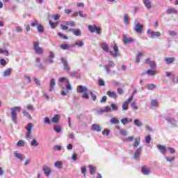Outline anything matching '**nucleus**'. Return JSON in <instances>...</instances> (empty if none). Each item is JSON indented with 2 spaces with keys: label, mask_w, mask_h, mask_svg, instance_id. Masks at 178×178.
Wrapping results in <instances>:
<instances>
[{
  "label": "nucleus",
  "mask_w": 178,
  "mask_h": 178,
  "mask_svg": "<svg viewBox=\"0 0 178 178\" xmlns=\"http://www.w3.org/2000/svg\"><path fill=\"white\" fill-rule=\"evenodd\" d=\"M44 122L46 124H51V120H49V118L45 117L44 119Z\"/></svg>",
  "instance_id": "obj_52"
},
{
  "label": "nucleus",
  "mask_w": 178,
  "mask_h": 178,
  "mask_svg": "<svg viewBox=\"0 0 178 178\" xmlns=\"http://www.w3.org/2000/svg\"><path fill=\"white\" fill-rule=\"evenodd\" d=\"M157 148L159 149V151H161L163 155H166V147L161 145H157Z\"/></svg>",
  "instance_id": "obj_19"
},
{
  "label": "nucleus",
  "mask_w": 178,
  "mask_h": 178,
  "mask_svg": "<svg viewBox=\"0 0 178 178\" xmlns=\"http://www.w3.org/2000/svg\"><path fill=\"white\" fill-rule=\"evenodd\" d=\"M76 45H77V47L79 48H81L82 47H84V42L81 40H77L76 41Z\"/></svg>",
  "instance_id": "obj_43"
},
{
  "label": "nucleus",
  "mask_w": 178,
  "mask_h": 178,
  "mask_svg": "<svg viewBox=\"0 0 178 178\" xmlns=\"http://www.w3.org/2000/svg\"><path fill=\"white\" fill-rule=\"evenodd\" d=\"M60 116L58 114H56L51 119V122L54 123H58L59 122Z\"/></svg>",
  "instance_id": "obj_29"
},
{
  "label": "nucleus",
  "mask_w": 178,
  "mask_h": 178,
  "mask_svg": "<svg viewBox=\"0 0 178 178\" xmlns=\"http://www.w3.org/2000/svg\"><path fill=\"white\" fill-rule=\"evenodd\" d=\"M131 106L134 111H137V109H138V107L136 105V102H134L131 104Z\"/></svg>",
  "instance_id": "obj_57"
},
{
  "label": "nucleus",
  "mask_w": 178,
  "mask_h": 178,
  "mask_svg": "<svg viewBox=\"0 0 178 178\" xmlns=\"http://www.w3.org/2000/svg\"><path fill=\"white\" fill-rule=\"evenodd\" d=\"M147 34H150L152 38H155V37H161L162 35L161 32H154L151 29L147 30Z\"/></svg>",
  "instance_id": "obj_12"
},
{
  "label": "nucleus",
  "mask_w": 178,
  "mask_h": 178,
  "mask_svg": "<svg viewBox=\"0 0 178 178\" xmlns=\"http://www.w3.org/2000/svg\"><path fill=\"white\" fill-rule=\"evenodd\" d=\"M33 49L35 54H38V55H42V54H44V49L40 47V42H33Z\"/></svg>",
  "instance_id": "obj_3"
},
{
  "label": "nucleus",
  "mask_w": 178,
  "mask_h": 178,
  "mask_svg": "<svg viewBox=\"0 0 178 178\" xmlns=\"http://www.w3.org/2000/svg\"><path fill=\"white\" fill-rule=\"evenodd\" d=\"M88 168L90 169V175H95V172H97V168L91 165H89Z\"/></svg>",
  "instance_id": "obj_32"
},
{
  "label": "nucleus",
  "mask_w": 178,
  "mask_h": 178,
  "mask_svg": "<svg viewBox=\"0 0 178 178\" xmlns=\"http://www.w3.org/2000/svg\"><path fill=\"white\" fill-rule=\"evenodd\" d=\"M111 107H109V106H104V109L101 110V112L102 113H104L111 112Z\"/></svg>",
  "instance_id": "obj_41"
},
{
  "label": "nucleus",
  "mask_w": 178,
  "mask_h": 178,
  "mask_svg": "<svg viewBox=\"0 0 178 178\" xmlns=\"http://www.w3.org/2000/svg\"><path fill=\"white\" fill-rule=\"evenodd\" d=\"M12 73V68H8L3 73V77H9Z\"/></svg>",
  "instance_id": "obj_25"
},
{
  "label": "nucleus",
  "mask_w": 178,
  "mask_h": 178,
  "mask_svg": "<svg viewBox=\"0 0 178 178\" xmlns=\"http://www.w3.org/2000/svg\"><path fill=\"white\" fill-rule=\"evenodd\" d=\"M165 120H166V122L170 123L173 126H177V122H176V120H175V118L171 117H165Z\"/></svg>",
  "instance_id": "obj_14"
},
{
  "label": "nucleus",
  "mask_w": 178,
  "mask_h": 178,
  "mask_svg": "<svg viewBox=\"0 0 178 178\" xmlns=\"http://www.w3.org/2000/svg\"><path fill=\"white\" fill-rule=\"evenodd\" d=\"M102 134L103 136H106L108 137L109 136V134H111V131H109L108 129H104L103 131H102Z\"/></svg>",
  "instance_id": "obj_51"
},
{
  "label": "nucleus",
  "mask_w": 178,
  "mask_h": 178,
  "mask_svg": "<svg viewBox=\"0 0 178 178\" xmlns=\"http://www.w3.org/2000/svg\"><path fill=\"white\" fill-rule=\"evenodd\" d=\"M22 113H23L24 116H25L28 119H31V115H30V113H29V112L24 110V111H22Z\"/></svg>",
  "instance_id": "obj_44"
},
{
  "label": "nucleus",
  "mask_w": 178,
  "mask_h": 178,
  "mask_svg": "<svg viewBox=\"0 0 178 178\" xmlns=\"http://www.w3.org/2000/svg\"><path fill=\"white\" fill-rule=\"evenodd\" d=\"M42 170L47 177H49V176H51V174L52 173V170H51V168H49L47 165H43Z\"/></svg>",
  "instance_id": "obj_10"
},
{
  "label": "nucleus",
  "mask_w": 178,
  "mask_h": 178,
  "mask_svg": "<svg viewBox=\"0 0 178 178\" xmlns=\"http://www.w3.org/2000/svg\"><path fill=\"white\" fill-rule=\"evenodd\" d=\"M63 23L65 26H70V27H74V26H76L74 21H64Z\"/></svg>",
  "instance_id": "obj_26"
},
{
  "label": "nucleus",
  "mask_w": 178,
  "mask_h": 178,
  "mask_svg": "<svg viewBox=\"0 0 178 178\" xmlns=\"http://www.w3.org/2000/svg\"><path fill=\"white\" fill-rule=\"evenodd\" d=\"M131 122V119H129L127 118H122L121 120V123H122V124H128V123H130Z\"/></svg>",
  "instance_id": "obj_30"
},
{
  "label": "nucleus",
  "mask_w": 178,
  "mask_h": 178,
  "mask_svg": "<svg viewBox=\"0 0 178 178\" xmlns=\"http://www.w3.org/2000/svg\"><path fill=\"white\" fill-rule=\"evenodd\" d=\"M14 155H15V158L19 159V161H23V159H24V156L20 153L15 152Z\"/></svg>",
  "instance_id": "obj_24"
},
{
  "label": "nucleus",
  "mask_w": 178,
  "mask_h": 178,
  "mask_svg": "<svg viewBox=\"0 0 178 178\" xmlns=\"http://www.w3.org/2000/svg\"><path fill=\"white\" fill-rule=\"evenodd\" d=\"M165 160L167 162H172V161H175V157L166 156Z\"/></svg>",
  "instance_id": "obj_61"
},
{
  "label": "nucleus",
  "mask_w": 178,
  "mask_h": 178,
  "mask_svg": "<svg viewBox=\"0 0 178 178\" xmlns=\"http://www.w3.org/2000/svg\"><path fill=\"white\" fill-rule=\"evenodd\" d=\"M95 27H97L96 25H94V26L89 25L88 26V29L89 31H90V33H95Z\"/></svg>",
  "instance_id": "obj_38"
},
{
  "label": "nucleus",
  "mask_w": 178,
  "mask_h": 178,
  "mask_svg": "<svg viewBox=\"0 0 178 178\" xmlns=\"http://www.w3.org/2000/svg\"><path fill=\"white\" fill-rule=\"evenodd\" d=\"M54 166L57 169H63V163H62V161H57L54 163Z\"/></svg>",
  "instance_id": "obj_22"
},
{
  "label": "nucleus",
  "mask_w": 178,
  "mask_h": 178,
  "mask_svg": "<svg viewBox=\"0 0 178 178\" xmlns=\"http://www.w3.org/2000/svg\"><path fill=\"white\" fill-rule=\"evenodd\" d=\"M111 123H112V124H119L120 121L118 120V118L113 117L110 120Z\"/></svg>",
  "instance_id": "obj_33"
},
{
  "label": "nucleus",
  "mask_w": 178,
  "mask_h": 178,
  "mask_svg": "<svg viewBox=\"0 0 178 178\" xmlns=\"http://www.w3.org/2000/svg\"><path fill=\"white\" fill-rule=\"evenodd\" d=\"M124 44H131L134 41V40L131 38H127L126 35H123L122 36Z\"/></svg>",
  "instance_id": "obj_16"
},
{
  "label": "nucleus",
  "mask_w": 178,
  "mask_h": 178,
  "mask_svg": "<svg viewBox=\"0 0 178 178\" xmlns=\"http://www.w3.org/2000/svg\"><path fill=\"white\" fill-rule=\"evenodd\" d=\"M111 67H109V66L108 65H104V69L106 70V74H109V73H111V70H109Z\"/></svg>",
  "instance_id": "obj_59"
},
{
  "label": "nucleus",
  "mask_w": 178,
  "mask_h": 178,
  "mask_svg": "<svg viewBox=\"0 0 178 178\" xmlns=\"http://www.w3.org/2000/svg\"><path fill=\"white\" fill-rule=\"evenodd\" d=\"M143 3L147 10L152 9V3L151 2V0H143Z\"/></svg>",
  "instance_id": "obj_15"
},
{
  "label": "nucleus",
  "mask_w": 178,
  "mask_h": 178,
  "mask_svg": "<svg viewBox=\"0 0 178 178\" xmlns=\"http://www.w3.org/2000/svg\"><path fill=\"white\" fill-rule=\"evenodd\" d=\"M17 144L18 147H24V140H20L17 142Z\"/></svg>",
  "instance_id": "obj_54"
},
{
  "label": "nucleus",
  "mask_w": 178,
  "mask_h": 178,
  "mask_svg": "<svg viewBox=\"0 0 178 178\" xmlns=\"http://www.w3.org/2000/svg\"><path fill=\"white\" fill-rule=\"evenodd\" d=\"M58 81L59 83H65V82L67 83V85L65 86V87L63 86V85H60V88H62V90H62L61 95H63V97L67 95V93L69 92V91H72V90L70 82H69V80L66 77L59 78Z\"/></svg>",
  "instance_id": "obj_1"
},
{
  "label": "nucleus",
  "mask_w": 178,
  "mask_h": 178,
  "mask_svg": "<svg viewBox=\"0 0 178 178\" xmlns=\"http://www.w3.org/2000/svg\"><path fill=\"white\" fill-rule=\"evenodd\" d=\"M54 131H56V133H60V131H62V128H60V126L59 125H54Z\"/></svg>",
  "instance_id": "obj_36"
},
{
  "label": "nucleus",
  "mask_w": 178,
  "mask_h": 178,
  "mask_svg": "<svg viewBox=\"0 0 178 178\" xmlns=\"http://www.w3.org/2000/svg\"><path fill=\"white\" fill-rule=\"evenodd\" d=\"M69 47H70V45L68 44H60L61 49H64V50L69 49Z\"/></svg>",
  "instance_id": "obj_47"
},
{
  "label": "nucleus",
  "mask_w": 178,
  "mask_h": 178,
  "mask_svg": "<svg viewBox=\"0 0 178 178\" xmlns=\"http://www.w3.org/2000/svg\"><path fill=\"white\" fill-rule=\"evenodd\" d=\"M146 73L147 76H156V74H158V71L155 69L147 70Z\"/></svg>",
  "instance_id": "obj_18"
},
{
  "label": "nucleus",
  "mask_w": 178,
  "mask_h": 178,
  "mask_svg": "<svg viewBox=\"0 0 178 178\" xmlns=\"http://www.w3.org/2000/svg\"><path fill=\"white\" fill-rule=\"evenodd\" d=\"M55 86H56V81H55V79H51L50 80V85H49L50 92L54 91V88H55Z\"/></svg>",
  "instance_id": "obj_17"
},
{
  "label": "nucleus",
  "mask_w": 178,
  "mask_h": 178,
  "mask_svg": "<svg viewBox=\"0 0 178 178\" xmlns=\"http://www.w3.org/2000/svg\"><path fill=\"white\" fill-rule=\"evenodd\" d=\"M91 130L92 131H97V133H101L102 131V128L99 124H94L92 125Z\"/></svg>",
  "instance_id": "obj_13"
},
{
  "label": "nucleus",
  "mask_w": 178,
  "mask_h": 178,
  "mask_svg": "<svg viewBox=\"0 0 178 178\" xmlns=\"http://www.w3.org/2000/svg\"><path fill=\"white\" fill-rule=\"evenodd\" d=\"M60 60L64 66V70H66L67 73H69L70 72V67L69 66V63H67V60H66L65 58L61 57Z\"/></svg>",
  "instance_id": "obj_8"
},
{
  "label": "nucleus",
  "mask_w": 178,
  "mask_h": 178,
  "mask_svg": "<svg viewBox=\"0 0 178 178\" xmlns=\"http://www.w3.org/2000/svg\"><path fill=\"white\" fill-rule=\"evenodd\" d=\"M167 13L168 15H172V13H177V11L176 10V9H174V8H168L167 9Z\"/></svg>",
  "instance_id": "obj_40"
},
{
  "label": "nucleus",
  "mask_w": 178,
  "mask_h": 178,
  "mask_svg": "<svg viewBox=\"0 0 178 178\" xmlns=\"http://www.w3.org/2000/svg\"><path fill=\"white\" fill-rule=\"evenodd\" d=\"M101 48L105 52H109V46H108V44L106 43H102L101 44Z\"/></svg>",
  "instance_id": "obj_28"
},
{
  "label": "nucleus",
  "mask_w": 178,
  "mask_h": 178,
  "mask_svg": "<svg viewBox=\"0 0 178 178\" xmlns=\"http://www.w3.org/2000/svg\"><path fill=\"white\" fill-rule=\"evenodd\" d=\"M33 125L31 122L28 123L27 126L25 127L26 130V138H31V133L33 131Z\"/></svg>",
  "instance_id": "obj_5"
},
{
  "label": "nucleus",
  "mask_w": 178,
  "mask_h": 178,
  "mask_svg": "<svg viewBox=\"0 0 178 178\" xmlns=\"http://www.w3.org/2000/svg\"><path fill=\"white\" fill-rule=\"evenodd\" d=\"M149 65L151 69H155V67L156 66V63H155V61L150 62Z\"/></svg>",
  "instance_id": "obj_55"
},
{
  "label": "nucleus",
  "mask_w": 178,
  "mask_h": 178,
  "mask_svg": "<svg viewBox=\"0 0 178 178\" xmlns=\"http://www.w3.org/2000/svg\"><path fill=\"white\" fill-rule=\"evenodd\" d=\"M0 54H3L6 56H9V51L6 49H0Z\"/></svg>",
  "instance_id": "obj_46"
},
{
  "label": "nucleus",
  "mask_w": 178,
  "mask_h": 178,
  "mask_svg": "<svg viewBox=\"0 0 178 178\" xmlns=\"http://www.w3.org/2000/svg\"><path fill=\"white\" fill-rule=\"evenodd\" d=\"M146 88L147 90H155V88H156V85L155 84H149L146 86Z\"/></svg>",
  "instance_id": "obj_35"
},
{
  "label": "nucleus",
  "mask_w": 178,
  "mask_h": 178,
  "mask_svg": "<svg viewBox=\"0 0 178 178\" xmlns=\"http://www.w3.org/2000/svg\"><path fill=\"white\" fill-rule=\"evenodd\" d=\"M133 140H134V137H133V136H129L128 138H124L123 140H122V141L124 142V143H127V142H131V141H133Z\"/></svg>",
  "instance_id": "obj_42"
},
{
  "label": "nucleus",
  "mask_w": 178,
  "mask_h": 178,
  "mask_svg": "<svg viewBox=\"0 0 178 178\" xmlns=\"http://www.w3.org/2000/svg\"><path fill=\"white\" fill-rule=\"evenodd\" d=\"M131 101H133V96H131L127 101H125L122 106V111H128L129 110V104H130V102H131Z\"/></svg>",
  "instance_id": "obj_9"
},
{
  "label": "nucleus",
  "mask_w": 178,
  "mask_h": 178,
  "mask_svg": "<svg viewBox=\"0 0 178 178\" xmlns=\"http://www.w3.org/2000/svg\"><path fill=\"white\" fill-rule=\"evenodd\" d=\"M134 123L135 126H138V127H141V126H143V122H141L140 120H138V119L135 120L134 121Z\"/></svg>",
  "instance_id": "obj_37"
},
{
  "label": "nucleus",
  "mask_w": 178,
  "mask_h": 178,
  "mask_svg": "<svg viewBox=\"0 0 178 178\" xmlns=\"http://www.w3.org/2000/svg\"><path fill=\"white\" fill-rule=\"evenodd\" d=\"M99 86H102L103 87L105 86V81L102 79H99Z\"/></svg>",
  "instance_id": "obj_56"
},
{
  "label": "nucleus",
  "mask_w": 178,
  "mask_h": 178,
  "mask_svg": "<svg viewBox=\"0 0 178 178\" xmlns=\"http://www.w3.org/2000/svg\"><path fill=\"white\" fill-rule=\"evenodd\" d=\"M108 67H115V63L112 60H108Z\"/></svg>",
  "instance_id": "obj_60"
},
{
  "label": "nucleus",
  "mask_w": 178,
  "mask_h": 178,
  "mask_svg": "<svg viewBox=\"0 0 178 178\" xmlns=\"http://www.w3.org/2000/svg\"><path fill=\"white\" fill-rule=\"evenodd\" d=\"M124 22L126 24H129L130 22V18L129 17V15L124 14Z\"/></svg>",
  "instance_id": "obj_39"
},
{
  "label": "nucleus",
  "mask_w": 178,
  "mask_h": 178,
  "mask_svg": "<svg viewBox=\"0 0 178 178\" xmlns=\"http://www.w3.org/2000/svg\"><path fill=\"white\" fill-rule=\"evenodd\" d=\"M31 145L32 147H38V145H40V143H38V141H37V139L34 138L31 141Z\"/></svg>",
  "instance_id": "obj_31"
},
{
  "label": "nucleus",
  "mask_w": 178,
  "mask_h": 178,
  "mask_svg": "<svg viewBox=\"0 0 178 178\" xmlns=\"http://www.w3.org/2000/svg\"><path fill=\"white\" fill-rule=\"evenodd\" d=\"M37 30L38 33H44L45 29L42 25L38 24V25L37 26Z\"/></svg>",
  "instance_id": "obj_34"
},
{
  "label": "nucleus",
  "mask_w": 178,
  "mask_h": 178,
  "mask_svg": "<svg viewBox=\"0 0 178 178\" xmlns=\"http://www.w3.org/2000/svg\"><path fill=\"white\" fill-rule=\"evenodd\" d=\"M78 15L80 16V17H83V19H86V17H87V14H83V11H81V10H79V12H78Z\"/></svg>",
  "instance_id": "obj_50"
},
{
  "label": "nucleus",
  "mask_w": 178,
  "mask_h": 178,
  "mask_svg": "<svg viewBox=\"0 0 178 178\" xmlns=\"http://www.w3.org/2000/svg\"><path fill=\"white\" fill-rule=\"evenodd\" d=\"M49 24L51 26V29H56V26H58V24L54 23L51 21L49 22Z\"/></svg>",
  "instance_id": "obj_53"
},
{
  "label": "nucleus",
  "mask_w": 178,
  "mask_h": 178,
  "mask_svg": "<svg viewBox=\"0 0 178 178\" xmlns=\"http://www.w3.org/2000/svg\"><path fill=\"white\" fill-rule=\"evenodd\" d=\"M81 173L83 175H84V176H86V173H87V167L86 166H83L82 168H81Z\"/></svg>",
  "instance_id": "obj_62"
},
{
  "label": "nucleus",
  "mask_w": 178,
  "mask_h": 178,
  "mask_svg": "<svg viewBox=\"0 0 178 178\" xmlns=\"http://www.w3.org/2000/svg\"><path fill=\"white\" fill-rule=\"evenodd\" d=\"M111 106L113 109V111H118V106H116V104H111Z\"/></svg>",
  "instance_id": "obj_64"
},
{
  "label": "nucleus",
  "mask_w": 178,
  "mask_h": 178,
  "mask_svg": "<svg viewBox=\"0 0 178 178\" xmlns=\"http://www.w3.org/2000/svg\"><path fill=\"white\" fill-rule=\"evenodd\" d=\"M143 29H144V25L138 22L134 26V31L138 34H143Z\"/></svg>",
  "instance_id": "obj_6"
},
{
  "label": "nucleus",
  "mask_w": 178,
  "mask_h": 178,
  "mask_svg": "<svg viewBox=\"0 0 178 178\" xmlns=\"http://www.w3.org/2000/svg\"><path fill=\"white\" fill-rule=\"evenodd\" d=\"M152 106H155L156 108L158 107V100L154 99L151 101Z\"/></svg>",
  "instance_id": "obj_49"
},
{
  "label": "nucleus",
  "mask_w": 178,
  "mask_h": 178,
  "mask_svg": "<svg viewBox=\"0 0 178 178\" xmlns=\"http://www.w3.org/2000/svg\"><path fill=\"white\" fill-rule=\"evenodd\" d=\"M120 134L126 137V136H127V131H126V129H120Z\"/></svg>",
  "instance_id": "obj_48"
},
{
  "label": "nucleus",
  "mask_w": 178,
  "mask_h": 178,
  "mask_svg": "<svg viewBox=\"0 0 178 178\" xmlns=\"http://www.w3.org/2000/svg\"><path fill=\"white\" fill-rule=\"evenodd\" d=\"M145 142L147 143V144H149V143H151V135H148L146 136Z\"/></svg>",
  "instance_id": "obj_58"
},
{
  "label": "nucleus",
  "mask_w": 178,
  "mask_h": 178,
  "mask_svg": "<svg viewBox=\"0 0 178 178\" xmlns=\"http://www.w3.org/2000/svg\"><path fill=\"white\" fill-rule=\"evenodd\" d=\"M22 108L20 106H15L11 107V120L15 123V124H17V112H20Z\"/></svg>",
  "instance_id": "obj_2"
},
{
  "label": "nucleus",
  "mask_w": 178,
  "mask_h": 178,
  "mask_svg": "<svg viewBox=\"0 0 178 178\" xmlns=\"http://www.w3.org/2000/svg\"><path fill=\"white\" fill-rule=\"evenodd\" d=\"M73 34L76 36H80L81 35V31H80V29H74Z\"/></svg>",
  "instance_id": "obj_45"
},
{
  "label": "nucleus",
  "mask_w": 178,
  "mask_h": 178,
  "mask_svg": "<svg viewBox=\"0 0 178 178\" xmlns=\"http://www.w3.org/2000/svg\"><path fill=\"white\" fill-rule=\"evenodd\" d=\"M141 172L145 176H148L151 173V168L147 165H144L141 168Z\"/></svg>",
  "instance_id": "obj_11"
},
{
  "label": "nucleus",
  "mask_w": 178,
  "mask_h": 178,
  "mask_svg": "<svg viewBox=\"0 0 178 178\" xmlns=\"http://www.w3.org/2000/svg\"><path fill=\"white\" fill-rule=\"evenodd\" d=\"M164 60L167 65H170V63H173L176 58L175 57L165 58Z\"/></svg>",
  "instance_id": "obj_20"
},
{
  "label": "nucleus",
  "mask_w": 178,
  "mask_h": 178,
  "mask_svg": "<svg viewBox=\"0 0 178 178\" xmlns=\"http://www.w3.org/2000/svg\"><path fill=\"white\" fill-rule=\"evenodd\" d=\"M140 141H141V139L140 138V137H136L134 140L133 147H134V148H137V147L140 145Z\"/></svg>",
  "instance_id": "obj_23"
},
{
  "label": "nucleus",
  "mask_w": 178,
  "mask_h": 178,
  "mask_svg": "<svg viewBox=\"0 0 178 178\" xmlns=\"http://www.w3.org/2000/svg\"><path fill=\"white\" fill-rule=\"evenodd\" d=\"M143 152V147H139L136 151L134 154V159H136V161H140V156Z\"/></svg>",
  "instance_id": "obj_7"
},
{
  "label": "nucleus",
  "mask_w": 178,
  "mask_h": 178,
  "mask_svg": "<svg viewBox=\"0 0 178 178\" xmlns=\"http://www.w3.org/2000/svg\"><path fill=\"white\" fill-rule=\"evenodd\" d=\"M90 97L92 99V101H97V95H94L92 92H90Z\"/></svg>",
  "instance_id": "obj_63"
},
{
  "label": "nucleus",
  "mask_w": 178,
  "mask_h": 178,
  "mask_svg": "<svg viewBox=\"0 0 178 178\" xmlns=\"http://www.w3.org/2000/svg\"><path fill=\"white\" fill-rule=\"evenodd\" d=\"M107 95L110 97V98H118V94L115 91H107Z\"/></svg>",
  "instance_id": "obj_21"
},
{
  "label": "nucleus",
  "mask_w": 178,
  "mask_h": 178,
  "mask_svg": "<svg viewBox=\"0 0 178 178\" xmlns=\"http://www.w3.org/2000/svg\"><path fill=\"white\" fill-rule=\"evenodd\" d=\"M78 88H79L78 90L79 92L83 93V92H87V91H88V88L83 86H78Z\"/></svg>",
  "instance_id": "obj_27"
},
{
  "label": "nucleus",
  "mask_w": 178,
  "mask_h": 178,
  "mask_svg": "<svg viewBox=\"0 0 178 178\" xmlns=\"http://www.w3.org/2000/svg\"><path fill=\"white\" fill-rule=\"evenodd\" d=\"M113 51H109V54L110 55H111V56H113V58H118L119 56H120V53L119 52V47H118V45H116V44H114V46L113 47Z\"/></svg>",
  "instance_id": "obj_4"
}]
</instances>
